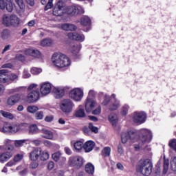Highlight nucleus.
I'll return each instance as SVG.
<instances>
[{
  "label": "nucleus",
  "instance_id": "nucleus-43",
  "mask_svg": "<svg viewBox=\"0 0 176 176\" xmlns=\"http://www.w3.org/2000/svg\"><path fill=\"white\" fill-rule=\"evenodd\" d=\"M6 8L8 12H12L13 11V4L10 0H7L6 2Z\"/></svg>",
  "mask_w": 176,
  "mask_h": 176
},
{
  "label": "nucleus",
  "instance_id": "nucleus-10",
  "mask_svg": "<svg viewBox=\"0 0 176 176\" xmlns=\"http://www.w3.org/2000/svg\"><path fill=\"white\" fill-rule=\"evenodd\" d=\"M3 133H10L11 134H16L19 132V123L5 124L1 129Z\"/></svg>",
  "mask_w": 176,
  "mask_h": 176
},
{
  "label": "nucleus",
  "instance_id": "nucleus-37",
  "mask_svg": "<svg viewBox=\"0 0 176 176\" xmlns=\"http://www.w3.org/2000/svg\"><path fill=\"white\" fill-rule=\"evenodd\" d=\"M38 111H39V108L35 105H30L27 107V111L29 113H36Z\"/></svg>",
  "mask_w": 176,
  "mask_h": 176
},
{
  "label": "nucleus",
  "instance_id": "nucleus-1",
  "mask_svg": "<svg viewBox=\"0 0 176 176\" xmlns=\"http://www.w3.org/2000/svg\"><path fill=\"white\" fill-rule=\"evenodd\" d=\"M52 64L58 68H67L71 65V59L66 55L54 54L52 57Z\"/></svg>",
  "mask_w": 176,
  "mask_h": 176
},
{
  "label": "nucleus",
  "instance_id": "nucleus-21",
  "mask_svg": "<svg viewBox=\"0 0 176 176\" xmlns=\"http://www.w3.org/2000/svg\"><path fill=\"white\" fill-rule=\"evenodd\" d=\"M96 146V143L91 140H88L84 144V151L86 153L91 152L94 147Z\"/></svg>",
  "mask_w": 176,
  "mask_h": 176
},
{
  "label": "nucleus",
  "instance_id": "nucleus-51",
  "mask_svg": "<svg viewBox=\"0 0 176 176\" xmlns=\"http://www.w3.org/2000/svg\"><path fill=\"white\" fill-rule=\"evenodd\" d=\"M89 127L91 130V133H95V134H97V133H98V128L94 126L93 124L89 123Z\"/></svg>",
  "mask_w": 176,
  "mask_h": 176
},
{
  "label": "nucleus",
  "instance_id": "nucleus-3",
  "mask_svg": "<svg viewBox=\"0 0 176 176\" xmlns=\"http://www.w3.org/2000/svg\"><path fill=\"white\" fill-rule=\"evenodd\" d=\"M38 85L36 84H31L28 87V91H29L30 93H28L27 96L28 102H36V101H38V100L41 98V93L38 89H36Z\"/></svg>",
  "mask_w": 176,
  "mask_h": 176
},
{
  "label": "nucleus",
  "instance_id": "nucleus-48",
  "mask_svg": "<svg viewBox=\"0 0 176 176\" xmlns=\"http://www.w3.org/2000/svg\"><path fill=\"white\" fill-rule=\"evenodd\" d=\"M160 166H162V162L159 161L156 165L155 176H160Z\"/></svg>",
  "mask_w": 176,
  "mask_h": 176
},
{
  "label": "nucleus",
  "instance_id": "nucleus-17",
  "mask_svg": "<svg viewBox=\"0 0 176 176\" xmlns=\"http://www.w3.org/2000/svg\"><path fill=\"white\" fill-rule=\"evenodd\" d=\"M52 84L50 82H43L41 85L40 91L42 96H47V94H50V91H52Z\"/></svg>",
  "mask_w": 176,
  "mask_h": 176
},
{
  "label": "nucleus",
  "instance_id": "nucleus-54",
  "mask_svg": "<svg viewBox=\"0 0 176 176\" xmlns=\"http://www.w3.org/2000/svg\"><path fill=\"white\" fill-rule=\"evenodd\" d=\"M23 156L22 154H17L14 157V161L15 163H17V162H20L21 159H23Z\"/></svg>",
  "mask_w": 176,
  "mask_h": 176
},
{
  "label": "nucleus",
  "instance_id": "nucleus-41",
  "mask_svg": "<svg viewBox=\"0 0 176 176\" xmlns=\"http://www.w3.org/2000/svg\"><path fill=\"white\" fill-rule=\"evenodd\" d=\"M0 113L3 116V118H6L7 119H13L14 118L13 114L5 111H1Z\"/></svg>",
  "mask_w": 176,
  "mask_h": 176
},
{
  "label": "nucleus",
  "instance_id": "nucleus-40",
  "mask_svg": "<svg viewBox=\"0 0 176 176\" xmlns=\"http://www.w3.org/2000/svg\"><path fill=\"white\" fill-rule=\"evenodd\" d=\"M1 36L2 39H3L5 41L10 36V32H9L8 30H4L1 32Z\"/></svg>",
  "mask_w": 176,
  "mask_h": 176
},
{
  "label": "nucleus",
  "instance_id": "nucleus-22",
  "mask_svg": "<svg viewBox=\"0 0 176 176\" xmlns=\"http://www.w3.org/2000/svg\"><path fill=\"white\" fill-rule=\"evenodd\" d=\"M41 137L45 138L46 140H53L54 135L53 132L49 129H41Z\"/></svg>",
  "mask_w": 176,
  "mask_h": 176
},
{
  "label": "nucleus",
  "instance_id": "nucleus-4",
  "mask_svg": "<svg viewBox=\"0 0 176 176\" xmlns=\"http://www.w3.org/2000/svg\"><path fill=\"white\" fill-rule=\"evenodd\" d=\"M9 71L8 69L0 70V83H4L5 85H10L13 83L14 80L19 79V76L16 74L12 73L8 75Z\"/></svg>",
  "mask_w": 176,
  "mask_h": 176
},
{
  "label": "nucleus",
  "instance_id": "nucleus-25",
  "mask_svg": "<svg viewBox=\"0 0 176 176\" xmlns=\"http://www.w3.org/2000/svg\"><path fill=\"white\" fill-rule=\"evenodd\" d=\"M62 29L64 30V31H76V25L72 24V23H65L62 25Z\"/></svg>",
  "mask_w": 176,
  "mask_h": 176
},
{
  "label": "nucleus",
  "instance_id": "nucleus-16",
  "mask_svg": "<svg viewBox=\"0 0 176 176\" xmlns=\"http://www.w3.org/2000/svg\"><path fill=\"white\" fill-rule=\"evenodd\" d=\"M64 6V3L62 1H58L57 4L55 6L53 10L54 16H63V14L65 13Z\"/></svg>",
  "mask_w": 176,
  "mask_h": 176
},
{
  "label": "nucleus",
  "instance_id": "nucleus-64",
  "mask_svg": "<svg viewBox=\"0 0 176 176\" xmlns=\"http://www.w3.org/2000/svg\"><path fill=\"white\" fill-rule=\"evenodd\" d=\"M65 152L67 155H72V151L69 147H65Z\"/></svg>",
  "mask_w": 176,
  "mask_h": 176
},
{
  "label": "nucleus",
  "instance_id": "nucleus-28",
  "mask_svg": "<svg viewBox=\"0 0 176 176\" xmlns=\"http://www.w3.org/2000/svg\"><path fill=\"white\" fill-rule=\"evenodd\" d=\"M53 45V40L50 38H44L41 41V46L43 47L52 46Z\"/></svg>",
  "mask_w": 176,
  "mask_h": 176
},
{
  "label": "nucleus",
  "instance_id": "nucleus-55",
  "mask_svg": "<svg viewBox=\"0 0 176 176\" xmlns=\"http://www.w3.org/2000/svg\"><path fill=\"white\" fill-rule=\"evenodd\" d=\"M101 113V106H98L95 110L92 111V115H100Z\"/></svg>",
  "mask_w": 176,
  "mask_h": 176
},
{
  "label": "nucleus",
  "instance_id": "nucleus-35",
  "mask_svg": "<svg viewBox=\"0 0 176 176\" xmlns=\"http://www.w3.org/2000/svg\"><path fill=\"white\" fill-rule=\"evenodd\" d=\"M43 144L47 148H50V149H54V148H58V145L53 144L52 142L49 140L44 141Z\"/></svg>",
  "mask_w": 176,
  "mask_h": 176
},
{
  "label": "nucleus",
  "instance_id": "nucleus-13",
  "mask_svg": "<svg viewBox=\"0 0 176 176\" xmlns=\"http://www.w3.org/2000/svg\"><path fill=\"white\" fill-rule=\"evenodd\" d=\"M137 137V133L133 131H129L128 132H123L121 134V141L122 144H126L129 140L134 141Z\"/></svg>",
  "mask_w": 176,
  "mask_h": 176
},
{
  "label": "nucleus",
  "instance_id": "nucleus-36",
  "mask_svg": "<svg viewBox=\"0 0 176 176\" xmlns=\"http://www.w3.org/2000/svg\"><path fill=\"white\" fill-rule=\"evenodd\" d=\"M74 116L76 117V118H85L86 116V113H85V109H78Z\"/></svg>",
  "mask_w": 176,
  "mask_h": 176
},
{
  "label": "nucleus",
  "instance_id": "nucleus-47",
  "mask_svg": "<svg viewBox=\"0 0 176 176\" xmlns=\"http://www.w3.org/2000/svg\"><path fill=\"white\" fill-rule=\"evenodd\" d=\"M170 167L173 171H176V157L172 158L170 161Z\"/></svg>",
  "mask_w": 176,
  "mask_h": 176
},
{
  "label": "nucleus",
  "instance_id": "nucleus-9",
  "mask_svg": "<svg viewBox=\"0 0 176 176\" xmlns=\"http://www.w3.org/2000/svg\"><path fill=\"white\" fill-rule=\"evenodd\" d=\"M83 163H85V160H83V157L79 155L72 156L69 159V164L72 167H76V168H80V167L83 166Z\"/></svg>",
  "mask_w": 176,
  "mask_h": 176
},
{
  "label": "nucleus",
  "instance_id": "nucleus-61",
  "mask_svg": "<svg viewBox=\"0 0 176 176\" xmlns=\"http://www.w3.org/2000/svg\"><path fill=\"white\" fill-rule=\"evenodd\" d=\"M80 50L79 49V47H78V46H74V50H72V53L73 54H75V56H76L78 53H79Z\"/></svg>",
  "mask_w": 176,
  "mask_h": 176
},
{
  "label": "nucleus",
  "instance_id": "nucleus-20",
  "mask_svg": "<svg viewBox=\"0 0 176 176\" xmlns=\"http://www.w3.org/2000/svg\"><path fill=\"white\" fill-rule=\"evenodd\" d=\"M67 36L69 38L73 41H77L78 42H83L85 41V35L75 32L68 33Z\"/></svg>",
  "mask_w": 176,
  "mask_h": 176
},
{
  "label": "nucleus",
  "instance_id": "nucleus-50",
  "mask_svg": "<svg viewBox=\"0 0 176 176\" xmlns=\"http://www.w3.org/2000/svg\"><path fill=\"white\" fill-rule=\"evenodd\" d=\"M25 141H26L25 140H15V142H14V145H15V146H16L17 148H19V147H20V146H23V145H24Z\"/></svg>",
  "mask_w": 176,
  "mask_h": 176
},
{
  "label": "nucleus",
  "instance_id": "nucleus-32",
  "mask_svg": "<svg viewBox=\"0 0 176 176\" xmlns=\"http://www.w3.org/2000/svg\"><path fill=\"white\" fill-rule=\"evenodd\" d=\"M85 171L87 174H94V165L91 163H88L85 165Z\"/></svg>",
  "mask_w": 176,
  "mask_h": 176
},
{
  "label": "nucleus",
  "instance_id": "nucleus-38",
  "mask_svg": "<svg viewBox=\"0 0 176 176\" xmlns=\"http://www.w3.org/2000/svg\"><path fill=\"white\" fill-rule=\"evenodd\" d=\"M170 166V161L168 160L164 159V170L162 175H166L167 174V171H168V167Z\"/></svg>",
  "mask_w": 176,
  "mask_h": 176
},
{
  "label": "nucleus",
  "instance_id": "nucleus-63",
  "mask_svg": "<svg viewBox=\"0 0 176 176\" xmlns=\"http://www.w3.org/2000/svg\"><path fill=\"white\" fill-rule=\"evenodd\" d=\"M41 143H42V141L39 140H32V144H34V145H36V146H38V145H41Z\"/></svg>",
  "mask_w": 176,
  "mask_h": 176
},
{
  "label": "nucleus",
  "instance_id": "nucleus-58",
  "mask_svg": "<svg viewBox=\"0 0 176 176\" xmlns=\"http://www.w3.org/2000/svg\"><path fill=\"white\" fill-rule=\"evenodd\" d=\"M12 142H13V141L9 140V139H6L5 141H4V144H6V146H8V148L10 146H13V145H12Z\"/></svg>",
  "mask_w": 176,
  "mask_h": 176
},
{
  "label": "nucleus",
  "instance_id": "nucleus-53",
  "mask_svg": "<svg viewBox=\"0 0 176 176\" xmlns=\"http://www.w3.org/2000/svg\"><path fill=\"white\" fill-rule=\"evenodd\" d=\"M31 77V74H30V72H28V70L25 69L23 72V78L24 79H28V78Z\"/></svg>",
  "mask_w": 176,
  "mask_h": 176
},
{
  "label": "nucleus",
  "instance_id": "nucleus-2",
  "mask_svg": "<svg viewBox=\"0 0 176 176\" xmlns=\"http://www.w3.org/2000/svg\"><path fill=\"white\" fill-rule=\"evenodd\" d=\"M152 168H153V165L152 164V161H151V160L146 159L139 162L138 170L142 174V175H151L152 173Z\"/></svg>",
  "mask_w": 176,
  "mask_h": 176
},
{
  "label": "nucleus",
  "instance_id": "nucleus-46",
  "mask_svg": "<svg viewBox=\"0 0 176 176\" xmlns=\"http://www.w3.org/2000/svg\"><path fill=\"white\" fill-rule=\"evenodd\" d=\"M35 119L36 120H42L43 119V111H38L35 113Z\"/></svg>",
  "mask_w": 176,
  "mask_h": 176
},
{
  "label": "nucleus",
  "instance_id": "nucleus-29",
  "mask_svg": "<svg viewBox=\"0 0 176 176\" xmlns=\"http://www.w3.org/2000/svg\"><path fill=\"white\" fill-rule=\"evenodd\" d=\"M91 23V21L90 20V18L89 16H82L80 19V24L83 25L84 27H87V25H90Z\"/></svg>",
  "mask_w": 176,
  "mask_h": 176
},
{
  "label": "nucleus",
  "instance_id": "nucleus-62",
  "mask_svg": "<svg viewBox=\"0 0 176 176\" xmlns=\"http://www.w3.org/2000/svg\"><path fill=\"white\" fill-rule=\"evenodd\" d=\"M48 170H53L54 168V162L53 161H51L48 163L47 165Z\"/></svg>",
  "mask_w": 176,
  "mask_h": 176
},
{
  "label": "nucleus",
  "instance_id": "nucleus-7",
  "mask_svg": "<svg viewBox=\"0 0 176 176\" xmlns=\"http://www.w3.org/2000/svg\"><path fill=\"white\" fill-rule=\"evenodd\" d=\"M132 120L136 124H142L146 120V113L144 111H135L132 114Z\"/></svg>",
  "mask_w": 176,
  "mask_h": 176
},
{
  "label": "nucleus",
  "instance_id": "nucleus-44",
  "mask_svg": "<svg viewBox=\"0 0 176 176\" xmlns=\"http://www.w3.org/2000/svg\"><path fill=\"white\" fill-rule=\"evenodd\" d=\"M129 109H130V106L129 104H124L122 107L121 113L122 115L126 116L129 113Z\"/></svg>",
  "mask_w": 176,
  "mask_h": 176
},
{
  "label": "nucleus",
  "instance_id": "nucleus-15",
  "mask_svg": "<svg viewBox=\"0 0 176 176\" xmlns=\"http://www.w3.org/2000/svg\"><path fill=\"white\" fill-rule=\"evenodd\" d=\"M21 101V94H14L9 96L6 101L7 107H13Z\"/></svg>",
  "mask_w": 176,
  "mask_h": 176
},
{
  "label": "nucleus",
  "instance_id": "nucleus-34",
  "mask_svg": "<svg viewBox=\"0 0 176 176\" xmlns=\"http://www.w3.org/2000/svg\"><path fill=\"white\" fill-rule=\"evenodd\" d=\"M109 120L111 122L113 126H116L118 124V116L116 114H110L109 116Z\"/></svg>",
  "mask_w": 176,
  "mask_h": 176
},
{
  "label": "nucleus",
  "instance_id": "nucleus-27",
  "mask_svg": "<svg viewBox=\"0 0 176 176\" xmlns=\"http://www.w3.org/2000/svg\"><path fill=\"white\" fill-rule=\"evenodd\" d=\"M120 107V101L115 99L113 102L109 106V111H116L118 108Z\"/></svg>",
  "mask_w": 176,
  "mask_h": 176
},
{
  "label": "nucleus",
  "instance_id": "nucleus-5",
  "mask_svg": "<svg viewBox=\"0 0 176 176\" xmlns=\"http://www.w3.org/2000/svg\"><path fill=\"white\" fill-rule=\"evenodd\" d=\"M2 23L6 27H10V25L16 27L20 24V19L14 14H6L3 16Z\"/></svg>",
  "mask_w": 176,
  "mask_h": 176
},
{
  "label": "nucleus",
  "instance_id": "nucleus-8",
  "mask_svg": "<svg viewBox=\"0 0 176 176\" xmlns=\"http://www.w3.org/2000/svg\"><path fill=\"white\" fill-rule=\"evenodd\" d=\"M65 13H67L69 16H76V14H83L85 10L80 6H72L65 8Z\"/></svg>",
  "mask_w": 176,
  "mask_h": 176
},
{
  "label": "nucleus",
  "instance_id": "nucleus-45",
  "mask_svg": "<svg viewBox=\"0 0 176 176\" xmlns=\"http://www.w3.org/2000/svg\"><path fill=\"white\" fill-rule=\"evenodd\" d=\"M30 72L33 75H39V74H41V72H42V69L38 68V67H33L31 69Z\"/></svg>",
  "mask_w": 176,
  "mask_h": 176
},
{
  "label": "nucleus",
  "instance_id": "nucleus-33",
  "mask_svg": "<svg viewBox=\"0 0 176 176\" xmlns=\"http://www.w3.org/2000/svg\"><path fill=\"white\" fill-rule=\"evenodd\" d=\"M52 159L54 160V162H58L60 159H63V162H65L67 159L65 157H63L61 156V153L60 152H56L52 154Z\"/></svg>",
  "mask_w": 176,
  "mask_h": 176
},
{
  "label": "nucleus",
  "instance_id": "nucleus-23",
  "mask_svg": "<svg viewBox=\"0 0 176 176\" xmlns=\"http://www.w3.org/2000/svg\"><path fill=\"white\" fill-rule=\"evenodd\" d=\"M25 54L26 56H32V57H40L41 56V52L37 50H34V49H28L25 51Z\"/></svg>",
  "mask_w": 176,
  "mask_h": 176
},
{
  "label": "nucleus",
  "instance_id": "nucleus-49",
  "mask_svg": "<svg viewBox=\"0 0 176 176\" xmlns=\"http://www.w3.org/2000/svg\"><path fill=\"white\" fill-rule=\"evenodd\" d=\"M109 101H111V97H109L108 95H104L102 105L106 106L107 104H109Z\"/></svg>",
  "mask_w": 176,
  "mask_h": 176
},
{
  "label": "nucleus",
  "instance_id": "nucleus-26",
  "mask_svg": "<svg viewBox=\"0 0 176 176\" xmlns=\"http://www.w3.org/2000/svg\"><path fill=\"white\" fill-rule=\"evenodd\" d=\"M74 148L76 152H80L82 149H84V144L82 141H76L74 144Z\"/></svg>",
  "mask_w": 176,
  "mask_h": 176
},
{
  "label": "nucleus",
  "instance_id": "nucleus-18",
  "mask_svg": "<svg viewBox=\"0 0 176 176\" xmlns=\"http://www.w3.org/2000/svg\"><path fill=\"white\" fill-rule=\"evenodd\" d=\"M41 153H42V148H34L32 151L30 153V159L33 162L38 160L39 159V156H41Z\"/></svg>",
  "mask_w": 176,
  "mask_h": 176
},
{
  "label": "nucleus",
  "instance_id": "nucleus-19",
  "mask_svg": "<svg viewBox=\"0 0 176 176\" xmlns=\"http://www.w3.org/2000/svg\"><path fill=\"white\" fill-rule=\"evenodd\" d=\"M97 105V102L91 98H87L85 103V109L87 112H91L93 108Z\"/></svg>",
  "mask_w": 176,
  "mask_h": 176
},
{
  "label": "nucleus",
  "instance_id": "nucleus-42",
  "mask_svg": "<svg viewBox=\"0 0 176 176\" xmlns=\"http://www.w3.org/2000/svg\"><path fill=\"white\" fill-rule=\"evenodd\" d=\"M102 155L104 157L109 156L111 155V148L109 146L104 147L102 151Z\"/></svg>",
  "mask_w": 176,
  "mask_h": 176
},
{
  "label": "nucleus",
  "instance_id": "nucleus-12",
  "mask_svg": "<svg viewBox=\"0 0 176 176\" xmlns=\"http://www.w3.org/2000/svg\"><path fill=\"white\" fill-rule=\"evenodd\" d=\"M151 138L152 133H151V131L146 129L140 130V141H141L142 144L151 142Z\"/></svg>",
  "mask_w": 176,
  "mask_h": 176
},
{
  "label": "nucleus",
  "instance_id": "nucleus-11",
  "mask_svg": "<svg viewBox=\"0 0 176 176\" xmlns=\"http://www.w3.org/2000/svg\"><path fill=\"white\" fill-rule=\"evenodd\" d=\"M13 151H14V147L13 146H10L8 147L6 151L0 153V163H5V162H8L12 156H13Z\"/></svg>",
  "mask_w": 176,
  "mask_h": 176
},
{
  "label": "nucleus",
  "instance_id": "nucleus-14",
  "mask_svg": "<svg viewBox=\"0 0 176 176\" xmlns=\"http://www.w3.org/2000/svg\"><path fill=\"white\" fill-rule=\"evenodd\" d=\"M70 98L74 101H80L83 98V90L76 88L69 92Z\"/></svg>",
  "mask_w": 176,
  "mask_h": 176
},
{
  "label": "nucleus",
  "instance_id": "nucleus-6",
  "mask_svg": "<svg viewBox=\"0 0 176 176\" xmlns=\"http://www.w3.org/2000/svg\"><path fill=\"white\" fill-rule=\"evenodd\" d=\"M75 104L70 99H65L60 102V108L65 115H69L72 112Z\"/></svg>",
  "mask_w": 176,
  "mask_h": 176
},
{
  "label": "nucleus",
  "instance_id": "nucleus-30",
  "mask_svg": "<svg viewBox=\"0 0 176 176\" xmlns=\"http://www.w3.org/2000/svg\"><path fill=\"white\" fill-rule=\"evenodd\" d=\"M29 134H38L39 133V129H38V126L36 124L29 125Z\"/></svg>",
  "mask_w": 176,
  "mask_h": 176
},
{
  "label": "nucleus",
  "instance_id": "nucleus-24",
  "mask_svg": "<svg viewBox=\"0 0 176 176\" xmlns=\"http://www.w3.org/2000/svg\"><path fill=\"white\" fill-rule=\"evenodd\" d=\"M53 93L55 98H61L64 96V89L61 87H54Z\"/></svg>",
  "mask_w": 176,
  "mask_h": 176
},
{
  "label": "nucleus",
  "instance_id": "nucleus-60",
  "mask_svg": "<svg viewBox=\"0 0 176 176\" xmlns=\"http://www.w3.org/2000/svg\"><path fill=\"white\" fill-rule=\"evenodd\" d=\"M38 164L36 162H33L30 164V168L35 170L38 167Z\"/></svg>",
  "mask_w": 176,
  "mask_h": 176
},
{
  "label": "nucleus",
  "instance_id": "nucleus-56",
  "mask_svg": "<svg viewBox=\"0 0 176 176\" xmlns=\"http://www.w3.org/2000/svg\"><path fill=\"white\" fill-rule=\"evenodd\" d=\"M16 60H19V61H24V60H25V57L24 56V55H23L21 54H16Z\"/></svg>",
  "mask_w": 176,
  "mask_h": 176
},
{
  "label": "nucleus",
  "instance_id": "nucleus-59",
  "mask_svg": "<svg viewBox=\"0 0 176 176\" xmlns=\"http://www.w3.org/2000/svg\"><path fill=\"white\" fill-rule=\"evenodd\" d=\"M6 8V2L3 0H0V9L3 10Z\"/></svg>",
  "mask_w": 176,
  "mask_h": 176
},
{
  "label": "nucleus",
  "instance_id": "nucleus-39",
  "mask_svg": "<svg viewBox=\"0 0 176 176\" xmlns=\"http://www.w3.org/2000/svg\"><path fill=\"white\" fill-rule=\"evenodd\" d=\"M18 126H19V132L26 131V130H28L30 127V124H28V123H21V124H18Z\"/></svg>",
  "mask_w": 176,
  "mask_h": 176
},
{
  "label": "nucleus",
  "instance_id": "nucleus-52",
  "mask_svg": "<svg viewBox=\"0 0 176 176\" xmlns=\"http://www.w3.org/2000/svg\"><path fill=\"white\" fill-rule=\"evenodd\" d=\"M53 8V0H49L47 4L45 7V10H49Z\"/></svg>",
  "mask_w": 176,
  "mask_h": 176
},
{
  "label": "nucleus",
  "instance_id": "nucleus-31",
  "mask_svg": "<svg viewBox=\"0 0 176 176\" xmlns=\"http://www.w3.org/2000/svg\"><path fill=\"white\" fill-rule=\"evenodd\" d=\"M39 157H40L41 160L45 162V161L49 160V157H50V154H49V152H47L46 151H43L41 149V153Z\"/></svg>",
  "mask_w": 176,
  "mask_h": 176
},
{
  "label": "nucleus",
  "instance_id": "nucleus-57",
  "mask_svg": "<svg viewBox=\"0 0 176 176\" xmlns=\"http://www.w3.org/2000/svg\"><path fill=\"white\" fill-rule=\"evenodd\" d=\"M82 131L85 134H87V135H90V134H91V130L90 129V127L87 128L85 126L82 129Z\"/></svg>",
  "mask_w": 176,
  "mask_h": 176
}]
</instances>
